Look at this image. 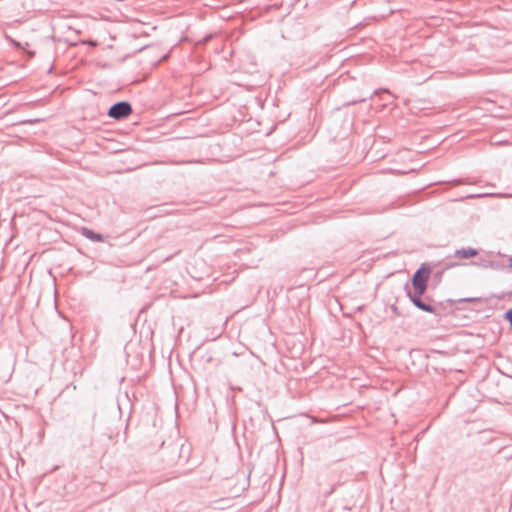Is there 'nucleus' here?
<instances>
[{
  "label": "nucleus",
  "mask_w": 512,
  "mask_h": 512,
  "mask_svg": "<svg viewBox=\"0 0 512 512\" xmlns=\"http://www.w3.org/2000/svg\"><path fill=\"white\" fill-rule=\"evenodd\" d=\"M431 271V266L429 264L423 263L420 265L411 278L412 292L427 291Z\"/></svg>",
  "instance_id": "nucleus-1"
},
{
  "label": "nucleus",
  "mask_w": 512,
  "mask_h": 512,
  "mask_svg": "<svg viewBox=\"0 0 512 512\" xmlns=\"http://www.w3.org/2000/svg\"><path fill=\"white\" fill-rule=\"evenodd\" d=\"M404 290L406 296L416 308L427 313L436 314V308L431 304L433 300L429 297L423 299L425 292H412L408 284L404 286Z\"/></svg>",
  "instance_id": "nucleus-2"
},
{
  "label": "nucleus",
  "mask_w": 512,
  "mask_h": 512,
  "mask_svg": "<svg viewBox=\"0 0 512 512\" xmlns=\"http://www.w3.org/2000/svg\"><path fill=\"white\" fill-rule=\"evenodd\" d=\"M132 113L133 108L129 101H118L110 106L107 115L114 120H122Z\"/></svg>",
  "instance_id": "nucleus-3"
},
{
  "label": "nucleus",
  "mask_w": 512,
  "mask_h": 512,
  "mask_svg": "<svg viewBox=\"0 0 512 512\" xmlns=\"http://www.w3.org/2000/svg\"><path fill=\"white\" fill-rule=\"evenodd\" d=\"M80 233L82 236L93 242H103L105 240V236L103 234L95 232L88 227H81Z\"/></svg>",
  "instance_id": "nucleus-4"
},
{
  "label": "nucleus",
  "mask_w": 512,
  "mask_h": 512,
  "mask_svg": "<svg viewBox=\"0 0 512 512\" xmlns=\"http://www.w3.org/2000/svg\"><path fill=\"white\" fill-rule=\"evenodd\" d=\"M479 254V251L475 248H461L454 251V256L460 259H470L476 257Z\"/></svg>",
  "instance_id": "nucleus-5"
},
{
  "label": "nucleus",
  "mask_w": 512,
  "mask_h": 512,
  "mask_svg": "<svg viewBox=\"0 0 512 512\" xmlns=\"http://www.w3.org/2000/svg\"><path fill=\"white\" fill-rule=\"evenodd\" d=\"M456 265H457V263H451V262L444 263V266H443L442 269H440L438 271H435L433 273V282H434V284L435 285L440 284L441 281H442L443 274H444L445 270L450 269V268H452V267H454Z\"/></svg>",
  "instance_id": "nucleus-6"
},
{
  "label": "nucleus",
  "mask_w": 512,
  "mask_h": 512,
  "mask_svg": "<svg viewBox=\"0 0 512 512\" xmlns=\"http://www.w3.org/2000/svg\"><path fill=\"white\" fill-rule=\"evenodd\" d=\"M481 300L482 299L478 298V297H467V298H461V299L455 300V301H453V300H448V301L451 303H456V302L462 303V302H479Z\"/></svg>",
  "instance_id": "nucleus-7"
},
{
  "label": "nucleus",
  "mask_w": 512,
  "mask_h": 512,
  "mask_svg": "<svg viewBox=\"0 0 512 512\" xmlns=\"http://www.w3.org/2000/svg\"><path fill=\"white\" fill-rule=\"evenodd\" d=\"M504 319L507 320L510 324V327L512 329V308L507 310L504 315H503Z\"/></svg>",
  "instance_id": "nucleus-8"
},
{
  "label": "nucleus",
  "mask_w": 512,
  "mask_h": 512,
  "mask_svg": "<svg viewBox=\"0 0 512 512\" xmlns=\"http://www.w3.org/2000/svg\"><path fill=\"white\" fill-rule=\"evenodd\" d=\"M95 417H96V412L95 411H92L91 414H90V422H89V430L90 431H93L94 430V421H95Z\"/></svg>",
  "instance_id": "nucleus-9"
},
{
  "label": "nucleus",
  "mask_w": 512,
  "mask_h": 512,
  "mask_svg": "<svg viewBox=\"0 0 512 512\" xmlns=\"http://www.w3.org/2000/svg\"><path fill=\"white\" fill-rule=\"evenodd\" d=\"M363 101H365V98L358 99V100H352L350 102L344 103L343 106H349V105L356 104V103L363 102Z\"/></svg>",
  "instance_id": "nucleus-10"
},
{
  "label": "nucleus",
  "mask_w": 512,
  "mask_h": 512,
  "mask_svg": "<svg viewBox=\"0 0 512 512\" xmlns=\"http://www.w3.org/2000/svg\"><path fill=\"white\" fill-rule=\"evenodd\" d=\"M391 310H392L396 315H400L399 310H398V307H397L396 305H392V306H391Z\"/></svg>",
  "instance_id": "nucleus-11"
},
{
  "label": "nucleus",
  "mask_w": 512,
  "mask_h": 512,
  "mask_svg": "<svg viewBox=\"0 0 512 512\" xmlns=\"http://www.w3.org/2000/svg\"><path fill=\"white\" fill-rule=\"evenodd\" d=\"M336 485H333L329 491L326 492V495H331L335 490Z\"/></svg>",
  "instance_id": "nucleus-12"
},
{
  "label": "nucleus",
  "mask_w": 512,
  "mask_h": 512,
  "mask_svg": "<svg viewBox=\"0 0 512 512\" xmlns=\"http://www.w3.org/2000/svg\"><path fill=\"white\" fill-rule=\"evenodd\" d=\"M211 38H212V35L209 34V35H206L203 40H204V42H208Z\"/></svg>",
  "instance_id": "nucleus-13"
},
{
  "label": "nucleus",
  "mask_w": 512,
  "mask_h": 512,
  "mask_svg": "<svg viewBox=\"0 0 512 512\" xmlns=\"http://www.w3.org/2000/svg\"><path fill=\"white\" fill-rule=\"evenodd\" d=\"M488 194H479V195H476V196H472V197H484V196H487Z\"/></svg>",
  "instance_id": "nucleus-14"
},
{
  "label": "nucleus",
  "mask_w": 512,
  "mask_h": 512,
  "mask_svg": "<svg viewBox=\"0 0 512 512\" xmlns=\"http://www.w3.org/2000/svg\"><path fill=\"white\" fill-rule=\"evenodd\" d=\"M509 267H512V256L509 258Z\"/></svg>",
  "instance_id": "nucleus-15"
},
{
  "label": "nucleus",
  "mask_w": 512,
  "mask_h": 512,
  "mask_svg": "<svg viewBox=\"0 0 512 512\" xmlns=\"http://www.w3.org/2000/svg\"><path fill=\"white\" fill-rule=\"evenodd\" d=\"M454 182H455L456 184H460V183H461V180L456 179V180H454Z\"/></svg>",
  "instance_id": "nucleus-16"
}]
</instances>
